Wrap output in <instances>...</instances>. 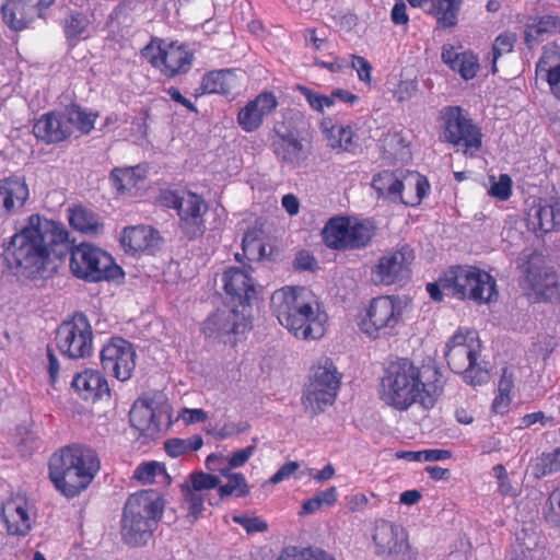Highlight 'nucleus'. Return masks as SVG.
<instances>
[{"mask_svg": "<svg viewBox=\"0 0 560 560\" xmlns=\"http://www.w3.org/2000/svg\"><path fill=\"white\" fill-rule=\"evenodd\" d=\"M481 348L477 331L468 328H458L444 348L448 368L472 386L485 384L489 380V372L480 359Z\"/></svg>", "mask_w": 560, "mask_h": 560, "instance_id": "6", "label": "nucleus"}, {"mask_svg": "<svg viewBox=\"0 0 560 560\" xmlns=\"http://www.w3.org/2000/svg\"><path fill=\"white\" fill-rule=\"evenodd\" d=\"M528 278L532 285L539 290L542 294H545L548 299L560 301V293L558 292V283L556 282H547L546 284L541 283L540 280L537 279V276L533 272L530 268L527 269Z\"/></svg>", "mask_w": 560, "mask_h": 560, "instance_id": "59", "label": "nucleus"}, {"mask_svg": "<svg viewBox=\"0 0 560 560\" xmlns=\"http://www.w3.org/2000/svg\"><path fill=\"white\" fill-rule=\"evenodd\" d=\"M320 130L332 150L351 152L357 147L355 132L349 125L335 124L331 118L320 121Z\"/></svg>", "mask_w": 560, "mask_h": 560, "instance_id": "33", "label": "nucleus"}, {"mask_svg": "<svg viewBox=\"0 0 560 560\" xmlns=\"http://www.w3.org/2000/svg\"><path fill=\"white\" fill-rule=\"evenodd\" d=\"M536 73L545 80L555 97L560 100V46L548 44L536 65Z\"/></svg>", "mask_w": 560, "mask_h": 560, "instance_id": "28", "label": "nucleus"}, {"mask_svg": "<svg viewBox=\"0 0 560 560\" xmlns=\"http://www.w3.org/2000/svg\"><path fill=\"white\" fill-rule=\"evenodd\" d=\"M256 450L255 445H249L245 448L234 452L231 456L224 457L219 454H211L207 457L206 464L209 469H214L215 465H221L224 462L230 465V468H238L244 466L248 459L254 455Z\"/></svg>", "mask_w": 560, "mask_h": 560, "instance_id": "43", "label": "nucleus"}, {"mask_svg": "<svg viewBox=\"0 0 560 560\" xmlns=\"http://www.w3.org/2000/svg\"><path fill=\"white\" fill-rule=\"evenodd\" d=\"M463 0H408L412 7H425L443 27H452L457 22V15Z\"/></svg>", "mask_w": 560, "mask_h": 560, "instance_id": "34", "label": "nucleus"}, {"mask_svg": "<svg viewBox=\"0 0 560 560\" xmlns=\"http://www.w3.org/2000/svg\"><path fill=\"white\" fill-rule=\"evenodd\" d=\"M166 406L140 398L135 401L130 410V422L141 432L154 433L160 430L162 418L166 416Z\"/></svg>", "mask_w": 560, "mask_h": 560, "instance_id": "24", "label": "nucleus"}, {"mask_svg": "<svg viewBox=\"0 0 560 560\" xmlns=\"http://www.w3.org/2000/svg\"><path fill=\"white\" fill-rule=\"evenodd\" d=\"M350 59V66L355 70L358 79L364 84H370L372 80L371 63L362 56L351 55Z\"/></svg>", "mask_w": 560, "mask_h": 560, "instance_id": "58", "label": "nucleus"}, {"mask_svg": "<svg viewBox=\"0 0 560 560\" xmlns=\"http://www.w3.org/2000/svg\"><path fill=\"white\" fill-rule=\"evenodd\" d=\"M66 110L71 132L77 129L82 133H89L94 128L96 113L85 112L79 106L67 107Z\"/></svg>", "mask_w": 560, "mask_h": 560, "instance_id": "44", "label": "nucleus"}, {"mask_svg": "<svg viewBox=\"0 0 560 560\" xmlns=\"http://www.w3.org/2000/svg\"><path fill=\"white\" fill-rule=\"evenodd\" d=\"M271 307L281 326L301 340H317L326 332L328 315L306 287L285 285L271 295Z\"/></svg>", "mask_w": 560, "mask_h": 560, "instance_id": "3", "label": "nucleus"}, {"mask_svg": "<svg viewBox=\"0 0 560 560\" xmlns=\"http://www.w3.org/2000/svg\"><path fill=\"white\" fill-rule=\"evenodd\" d=\"M418 84L415 80H401L394 90V97L398 102L409 101L416 93Z\"/></svg>", "mask_w": 560, "mask_h": 560, "instance_id": "60", "label": "nucleus"}, {"mask_svg": "<svg viewBox=\"0 0 560 560\" xmlns=\"http://www.w3.org/2000/svg\"><path fill=\"white\" fill-rule=\"evenodd\" d=\"M232 521L241 525L248 534L262 533L268 529V524L262 518L253 514H235Z\"/></svg>", "mask_w": 560, "mask_h": 560, "instance_id": "55", "label": "nucleus"}, {"mask_svg": "<svg viewBox=\"0 0 560 560\" xmlns=\"http://www.w3.org/2000/svg\"><path fill=\"white\" fill-rule=\"evenodd\" d=\"M515 42H516L515 34L508 33V32L500 34L495 38V40L493 43V47H492V50H493L492 73L497 72L495 62H497L498 58L504 54L511 52L514 47Z\"/></svg>", "mask_w": 560, "mask_h": 560, "instance_id": "56", "label": "nucleus"}, {"mask_svg": "<svg viewBox=\"0 0 560 560\" xmlns=\"http://www.w3.org/2000/svg\"><path fill=\"white\" fill-rule=\"evenodd\" d=\"M67 233L56 222L39 214L27 218L5 247V257L16 272L26 278L43 277L52 269V246L66 240Z\"/></svg>", "mask_w": 560, "mask_h": 560, "instance_id": "1", "label": "nucleus"}, {"mask_svg": "<svg viewBox=\"0 0 560 560\" xmlns=\"http://www.w3.org/2000/svg\"><path fill=\"white\" fill-rule=\"evenodd\" d=\"M404 175V170L380 172L374 176L372 186L380 196L392 201H399Z\"/></svg>", "mask_w": 560, "mask_h": 560, "instance_id": "38", "label": "nucleus"}, {"mask_svg": "<svg viewBox=\"0 0 560 560\" xmlns=\"http://www.w3.org/2000/svg\"><path fill=\"white\" fill-rule=\"evenodd\" d=\"M278 560H337L330 552L322 548H288Z\"/></svg>", "mask_w": 560, "mask_h": 560, "instance_id": "47", "label": "nucleus"}, {"mask_svg": "<svg viewBox=\"0 0 560 560\" xmlns=\"http://www.w3.org/2000/svg\"><path fill=\"white\" fill-rule=\"evenodd\" d=\"M560 471V448L541 454L533 465V474L536 478H542Z\"/></svg>", "mask_w": 560, "mask_h": 560, "instance_id": "48", "label": "nucleus"}, {"mask_svg": "<svg viewBox=\"0 0 560 560\" xmlns=\"http://www.w3.org/2000/svg\"><path fill=\"white\" fill-rule=\"evenodd\" d=\"M101 364L105 372L120 382L128 381L136 368V350L124 338H110L101 350Z\"/></svg>", "mask_w": 560, "mask_h": 560, "instance_id": "16", "label": "nucleus"}, {"mask_svg": "<svg viewBox=\"0 0 560 560\" xmlns=\"http://www.w3.org/2000/svg\"><path fill=\"white\" fill-rule=\"evenodd\" d=\"M296 90L304 96L310 107L317 113L323 114L326 109L335 106L331 93L325 95L304 85H299Z\"/></svg>", "mask_w": 560, "mask_h": 560, "instance_id": "50", "label": "nucleus"}, {"mask_svg": "<svg viewBox=\"0 0 560 560\" xmlns=\"http://www.w3.org/2000/svg\"><path fill=\"white\" fill-rule=\"evenodd\" d=\"M218 487V491L221 498L230 495L241 498L248 493V486L245 477L242 474L231 476L225 485H219Z\"/></svg>", "mask_w": 560, "mask_h": 560, "instance_id": "52", "label": "nucleus"}, {"mask_svg": "<svg viewBox=\"0 0 560 560\" xmlns=\"http://www.w3.org/2000/svg\"><path fill=\"white\" fill-rule=\"evenodd\" d=\"M338 490L336 487H329L323 491H318L314 497L303 502L300 515H311L323 508L334 506L338 501Z\"/></svg>", "mask_w": 560, "mask_h": 560, "instance_id": "42", "label": "nucleus"}, {"mask_svg": "<svg viewBox=\"0 0 560 560\" xmlns=\"http://www.w3.org/2000/svg\"><path fill=\"white\" fill-rule=\"evenodd\" d=\"M340 386V374L332 361L322 359L313 368L310 382L303 394V406L306 410L318 413L331 406Z\"/></svg>", "mask_w": 560, "mask_h": 560, "instance_id": "10", "label": "nucleus"}, {"mask_svg": "<svg viewBox=\"0 0 560 560\" xmlns=\"http://www.w3.org/2000/svg\"><path fill=\"white\" fill-rule=\"evenodd\" d=\"M98 469L95 452L81 445L63 447L49 460V478L56 489L68 498L88 488Z\"/></svg>", "mask_w": 560, "mask_h": 560, "instance_id": "4", "label": "nucleus"}, {"mask_svg": "<svg viewBox=\"0 0 560 560\" xmlns=\"http://www.w3.org/2000/svg\"><path fill=\"white\" fill-rule=\"evenodd\" d=\"M71 386L84 400H96L109 394L106 378L100 371L86 369L74 375Z\"/></svg>", "mask_w": 560, "mask_h": 560, "instance_id": "29", "label": "nucleus"}, {"mask_svg": "<svg viewBox=\"0 0 560 560\" xmlns=\"http://www.w3.org/2000/svg\"><path fill=\"white\" fill-rule=\"evenodd\" d=\"M242 78L231 69L210 71L202 77L200 89L203 94L229 95L241 88Z\"/></svg>", "mask_w": 560, "mask_h": 560, "instance_id": "31", "label": "nucleus"}, {"mask_svg": "<svg viewBox=\"0 0 560 560\" xmlns=\"http://www.w3.org/2000/svg\"><path fill=\"white\" fill-rule=\"evenodd\" d=\"M250 329L249 315L245 308H220L210 314L202 324L207 338L234 346Z\"/></svg>", "mask_w": 560, "mask_h": 560, "instance_id": "12", "label": "nucleus"}, {"mask_svg": "<svg viewBox=\"0 0 560 560\" xmlns=\"http://www.w3.org/2000/svg\"><path fill=\"white\" fill-rule=\"evenodd\" d=\"M34 135L47 143L66 140L71 136L67 110L43 115L34 125Z\"/></svg>", "mask_w": 560, "mask_h": 560, "instance_id": "27", "label": "nucleus"}, {"mask_svg": "<svg viewBox=\"0 0 560 560\" xmlns=\"http://www.w3.org/2000/svg\"><path fill=\"white\" fill-rule=\"evenodd\" d=\"M514 388V378L512 372L504 369L498 384V394L492 402V410L495 413L504 415L508 412L512 402V393Z\"/></svg>", "mask_w": 560, "mask_h": 560, "instance_id": "41", "label": "nucleus"}, {"mask_svg": "<svg viewBox=\"0 0 560 560\" xmlns=\"http://www.w3.org/2000/svg\"><path fill=\"white\" fill-rule=\"evenodd\" d=\"M453 70L457 71L463 79L470 80L479 70L478 58L470 51H464L459 62L453 66Z\"/></svg>", "mask_w": 560, "mask_h": 560, "instance_id": "54", "label": "nucleus"}, {"mask_svg": "<svg viewBox=\"0 0 560 560\" xmlns=\"http://www.w3.org/2000/svg\"><path fill=\"white\" fill-rule=\"evenodd\" d=\"M164 506L163 497L154 490H143L130 495L125 505L132 514L153 517L155 523L162 517Z\"/></svg>", "mask_w": 560, "mask_h": 560, "instance_id": "32", "label": "nucleus"}, {"mask_svg": "<svg viewBox=\"0 0 560 560\" xmlns=\"http://www.w3.org/2000/svg\"><path fill=\"white\" fill-rule=\"evenodd\" d=\"M556 33H560V16L545 15L537 22L526 26L525 42L532 47L541 36Z\"/></svg>", "mask_w": 560, "mask_h": 560, "instance_id": "40", "label": "nucleus"}, {"mask_svg": "<svg viewBox=\"0 0 560 560\" xmlns=\"http://www.w3.org/2000/svg\"><path fill=\"white\" fill-rule=\"evenodd\" d=\"M56 345L61 354L70 359H81L91 354L93 332L88 318L77 314L65 320L57 329Z\"/></svg>", "mask_w": 560, "mask_h": 560, "instance_id": "13", "label": "nucleus"}, {"mask_svg": "<svg viewBox=\"0 0 560 560\" xmlns=\"http://www.w3.org/2000/svg\"><path fill=\"white\" fill-rule=\"evenodd\" d=\"M30 198V189L23 177L0 179V217H10L20 211Z\"/></svg>", "mask_w": 560, "mask_h": 560, "instance_id": "22", "label": "nucleus"}, {"mask_svg": "<svg viewBox=\"0 0 560 560\" xmlns=\"http://www.w3.org/2000/svg\"><path fill=\"white\" fill-rule=\"evenodd\" d=\"M490 187L488 194L498 200H508L512 195V179L506 174H501L499 177H489Z\"/></svg>", "mask_w": 560, "mask_h": 560, "instance_id": "51", "label": "nucleus"}, {"mask_svg": "<svg viewBox=\"0 0 560 560\" xmlns=\"http://www.w3.org/2000/svg\"><path fill=\"white\" fill-rule=\"evenodd\" d=\"M401 183V197L399 201L406 206L415 207L419 205L430 189L427 178L417 172L405 171Z\"/></svg>", "mask_w": 560, "mask_h": 560, "instance_id": "36", "label": "nucleus"}, {"mask_svg": "<svg viewBox=\"0 0 560 560\" xmlns=\"http://www.w3.org/2000/svg\"><path fill=\"white\" fill-rule=\"evenodd\" d=\"M23 7L21 0H4L1 7L3 20L12 30L19 31L25 26Z\"/></svg>", "mask_w": 560, "mask_h": 560, "instance_id": "49", "label": "nucleus"}, {"mask_svg": "<svg viewBox=\"0 0 560 560\" xmlns=\"http://www.w3.org/2000/svg\"><path fill=\"white\" fill-rule=\"evenodd\" d=\"M120 244L131 255L148 253L159 244L158 232L149 225L127 226L120 234Z\"/></svg>", "mask_w": 560, "mask_h": 560, "instance_id": "26", "label": "nucleus"}, {"mask_svg": "<svg viewBox=\"0 0 560 560\" xmlns=\"http://www.w3.org/2000/svg\"><path fill=\"white\" fill-rule=\"evenodd\" d=\"M463 56V52H458L452 45H444L442 47V60L446 63L452 70L453 66H456L459 62V58Z\"/></svg>", "mask_w": 560, "mask_h": 560, "instance_id": "64", "label": "nucleus"}, {"mask_svg": "<svg viewBox=\"0 0 560 560\" xmlns=\"http://www.w3.org/2000/svg\"><path fill=\"white\" fill-rule=\"evenodd\" d=\"M366 548L380 560H420L419 547L409 530L401 524L376 518L366 533Z\"/></svg>", "mask_w": 560, "mask_h": 560, "instance_id": "7", "label": "nucleus"}, {"mask_svg": "<svg viewBox=\"0 0 560 560\" xmlns=\"http://www.w3.org/2000/svg\"><path fill=\"white\" fill-rule=\"evenodd\" d=\"M300 468V464L298 462H288L282 465L269 479V482L272 485L279 483L283 480L292 477L296 470Z\"/></svg>", "mask_w": 560, "mask_h": 560, "instance_id": "61", "label": "nucleus"}, {"mask_svg": "<svg viewBox=\"0 0 560 560\" xmlns=\"http://www.w3.org/2000/svg\"><path fill=\"white\" fill-rule=\"evenodd\" d=\"M183 485L188 486L195 491L205 493L207 490L217 488L220 485V478L206 472H196L191 474L189 479Z\"/></svg>", "mask_w": 560, "mask_h": 560, "instance_id": "53", "label": "nucleus"}, {"mask_svg": "<svg viewBox=\"0 0 560 560\" xmlns=\"http://www.w3.org/2000/svg\"><path fill=\"white\" fill-rule=\"evenodd\" d=\"M206 211L207 205L200 196L194 192L182 195L177 213L180 218V226L187 235L195 237L203 232Z\"/></svg>", "mask_w": 560, "mask_h": 560, "instance_id": "23", "label": "nucleus"}, {"mask_svg": "<svg viewBox=\"0 0 560 560\" xmlns=\"http://www.w3.org/2000/svg\"><path fill=\"white\" fill-rule=\"evenodd\" d=\"M133 478L143 485L154 483L162 487L172 481L164 464L154 460L140 464L133 471Z\"/></svg>", "mask_w": 560, "mask_h": 560, "instance_id": "39", "label": "nucleus"}, {"mask_svg": "<svg viewBox=\"0 0 560 560\" xmlns=\"http://www.w3.org/2000/svg\"><path fill=\"white\" fill-rule=\"evenodd\" d=\"M156 524L153 517L132 514L125 508L121 534L127 544L138 546L148 541Z\"/></svg>", "mask_w": 560, "mask_h": 560, "instance_id": "30", "label": "nucleus"}, {"mask_svg": "<svg viewBox=\"0 0 560 560\" xmlns=\"http://www.w3.org/2000/svg\"><path fill=\"white\" fill-rule=\"evenodd\" d=\"M278 106V100L271 92H261L240 108L236 121L245 132L258 130L264 120L271 115Z\"/></svg>", "mask_w": 560, "mask_h": 560, "instance_id": "20", "label": "nucleus"}, {"mask_svg": "<svg viewBox=\"0 0 560 560\" xmlns=\"http://www.w3.org/2000/svg\"><path fill=\"white\" fill-rule=\"evenodd\" d=\"M145 176V167L141 165L115 167L110 173L109 180L118 194L132 195L133 189L144 180Z\"/></svg>", "mask_w": 560, "mask_h": 560, "instance_id": "35", "label": "nucleus"}, {"mask_svg": "<svg viewBox=\"0 0 560 560\" xmlns=\"http://www.w3.org/2000/svg\"><path fill=\"white\" fill-rule=\"evenodd\" d=\"M528 229L535 233L560 232V198L539 199L527 212Z\"/></svg>", "mask_w": 560, "mask_h": 560, "instance_id": "21", "label": "nucleus"}, {"mask_svg": "<svg viewBox=\"0 0 560 560\" xmlns=\"http://www.w3.org/2000/svg\"><path fill=\"white\" fill-rule=\"evenodd\" d=\"M442 388L435 381L425 380L421 368L408 359L393 361L385 369L380 382L381 400L397 411L413 406L430 410L436 404Z\"/></svg>", "mask_w": 560, "mask_h": 560, "instance_id": "2", "label": "nucleus"}, {"mask_svg": "<svg viewBox=\"0 0 560 560\" xmlns=\"http://www.w3.org/2000/svg\"><path fill=\"white\" fill-rule=\"evenodd\" d=\"M144 56L170 78L188 71L192 62V54L186 45L166 39L152 40L145 47Z\"/></svg>", "mask_w": 560, "mask_h": 560, "instance_id": "14", "label": "nucleus"}, {"mask_svg": "<svg viewBox=\"0 0 560 560\" xmlns=\"http://www.w3.org/2000/svg\"><path fill=\"white\" fill-rule=\"evenodd\" d=\"M1 518L9 535L24 537L37 518L35 503L24 494H12L1 509Z\"/></svg>", "mask_w": 560, "mask_h": 560, "instance_id": "17", "label": "nucleus"}, {"mask_svg": "<svg viewBox=\"0 0 560 560\" xmlns=\"http://www.w3.org/2000/svg\"><path fill=\"white\" fill-rule=\"evenodd\" d=\"M411 312L409 298L398 294L380 295L361 310L357 324L369 338L392 337L398 334Z\"/></svg>", "mask_w": 560, "mask_h": 560, "instance_id": "5", "label": "nucleus"}, {"mask_svg": "<svg viewBox=\"0 0 560 560\" xmlns=\"http://www.w3.org/2000/svg\"><path fill=\"white\" fill-rule=\"evenodd\" d=\"M178 419H180L185 424L205 422L208 419V413L203 409L199 408H184L178 413Z\"/></svg>", "mask_w": 560, "mask_h": 560, "instance_id": "62", "label": "nucleus"}, {"mask_svg": "<svg viewBox=\"0 0 560 560\" xmlns=\"http://www.w3.org/2000/svg\"><path fill=\"white\" fill-rule=\"evenodd\" d=\"M441 284L454 298L478 304H489L498 298L495 279L475 266L450 267L441 277Z\"/></svg>", "mask_w": 560, "mask_h": 560, "instance_id": "8", "label": "nucleus"}, {"mask_svg": "<svg viewBox=\"0 0 560 560\" xmlns=\"http://www.w3.org/2000/svg\"><path fill=\"white\" fill-rule=\"evenodd\" d=\"M70 269L75 277L91 282L122 276L121 268L108 253L90 244H80L72 249Z\"/></svg>", "mask_w": 560, "mask_h": 560, "instance_id": "9", "label": "nucleus"}, {"mask_svg": "<svg viewBox=\"0 0 560 560\" xmlns=\"http://www.w3.org/2000/svg\"><path fill=\"white\" fill-rule=\"evenodd\" d=\"M65 32L71 39H85L92 34L91 21L82 13L71 14L66 20Z\"/></svg>", "mask_w": 560, "mask_h": 560, "instance_id": "46", "label": "nucleus"}, {"mask_svg": "<svg viewBox=\"0 0 560 560\" xmlns=\"http://www.w3.org/2000/svg\"><path fill=\"white\" fill-rule=\"evenodd\" d=\"M413 258V250L409 246L386 253L372 269L373 281L383 285L401 281L408 277Z\"/></svg>", "mask_w": 560, "mask_h": 560, "instance_id": "18", "label": "nucleus"}, {"mask_svg": "<svg viewBox=\"0 0 560 560\" xmlns=\"http://www.w3.org/2000/svg\"><path fill=\"white\" fill-rule=\"evenodd\" d=\"M384 145L388 153L394 156H404L407 153L408 141L399 131L389 132L384 138Z\"/></svg>", "mask_w": 560, "mask_h": 560, "instance_id": "57", "label": "nucleus"}, {"mask_svg": "<svg viewBox=\"0 0 560 560\" xmlns=\"http://www.w3.org/2000/svg\"><path fill=\"white\" fill-rule=\"evenodd\" d=\"M68 220L74 230L86 235H98L104 229L101 218L82 206L69 208Z\"/></svg>", "mask_w": 560, "mask_h": 560, "instance_id": "37", "label": "nucleus"}, {"mask_svg": "<svg viewBox=\"0 0 560 560\" xmlns=\"http://www.w3.org/2000/svg\"><path fill=\"white\" fill-rule=\"evenodd\" d=\"M444 138L454 145L464 147V153L474 156L481 148L482 135L460 107H447L442 112Z\"/></svg>", "mask_w": 560, "mask_h": 560, "instance_id": "15", "label": "nucleus"}, {"mask_svg": "<svg viewBox=\"0 0 560 560\" xmlns=\"http://www.w3.org/2000/svg\"><path fill=\"white\" fill-rule=\"evenodd\" d=\"M164 448L171 457H178L188 453L185 439H171L165 442Z\"/></svg>", "mask_w": 560, "mask_h": 560, "instance_id": "63", "label": "nucleus"}, {"mask_svg": "<svg viewBox=\"0 0 560 560\" xmlns=\"http://www.w3.org/2000/svg\"><path fill=\"white\" fill-rule=\"evenodd\" d=\"M250 271V268L230 267L222 275L224 292L243 307L258 300L262 292Z\"/></svg>", "mask_w": 560, "mask_h": 560, "instance_id": "19", "label": "nucleus"}, {"mask_svg": "<svg viewBox=\"0 0 560 560\" xmlns=\"http://www.w3.org/2000/svg\"><path fill=\"white\" fill-rule=\"evenodd\" d=\"M374 235V226L369 221L353 217L331 218L323 230L325 244L335 249L361 248Z\"/></svg>", "mask_w": 560, "mask_h": 560, "instance_id": "11", "label": "nucleus"}, {"mask_svg": "<svg viewBox=\"0 0 560 560\" xmlns=\"http://www.w3.org/2000/svg\"><path fill=\"white\" fill-rule=\"evenodd\" d=\"M271 149L279 160L291 166H298L306 160L304 145L292 131H281L276 128Z\"/></svg>", "mask_w": 560, "mask_h": 560, "instance_id": "25", "label": "nucleus"}, {"mask_svg": "<svg viewBox=\"0 0 560 560\" xmlns=\"http://www.w3.org/2000/svg\"><path fill=\"white\" fill-rule=\"evenodd\" d=\"M183 502L187 509V518L189 522H196L203 511L206 494L190 489L188 486L180 485Z\"/></svg>", "mask_w": 560, "mask_h": 560, "instance_id": "45", "label": "nucleus"}]
</instances>
